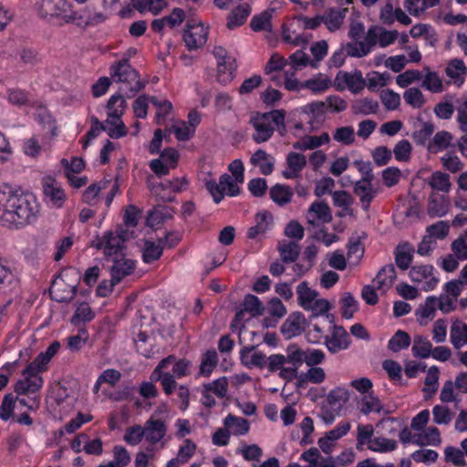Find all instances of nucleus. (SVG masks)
Segmentation results:
<instances>
[{
	"instance_id": "obj_1",
	"label": "nucleus",
	"mask_w": 467,
	"mask_h": 467,
	"mask_svg": "<svg viewBox=\"0 0 467 467\" xmlns=\"http://www.w3.org/2000/svg\"><path fill=\"white\" fill-rule=\"evenodd\" d=\"M39 213L34 195L19 193L9 186L0 188V224L19 227L36 221Z\"/></svg>"
},
{
	"instance_id": "obj_2",
	"label": "nucleus",
	"mask_w": 467,
	"mask_h": 467,
	"mask_svg": "<svg viewBox=\"0 0 467 467\" xmlns=\"http://www.w3.org/2000/svg\"><path fill=\"white\" fill-rule=\"evenodd\" d=\"M305 350L296 344L286 347L284 354H273L268 357V370L272 373L278 371V376L292 381L298 376V368L303 365Z\"/></svg>"
},
{
	"instance_id": "obj_3",
	"label": "nucleus",
	"mask_w": 467,
	"mask_h": 467,
	"mask_svg": "<svg viewBox=\"0 0 467 467\" xmlns=\"http://www.w3.org/2000/svg\"><path fill=\"white\" fill-rule=\"evenodd\" d=\"M285 111L284 109H275L265 113H256L252 116L249 123L254 130L252 135L253 140L260 144L270 140L275 129H277L281 135L286 131L285 125Z\"/></svg>"
},
{
	"instance_id": "obj_4",
	"label": "nucleus",
	"mask_w": 467,
	"mask_h": 467,
	"mask_svg": "<svg viewBox=\"0 0 467 467\" xmlns=\"http://www.w3.org/2000/svg\"><path fill=\"white\" fill-rule=\"evenodd\" d=\"M110 77L114 82L120 84L119 91L127 98H132L144 88L138 71L128 63V58H122L111 65Z\"/></svg>"
},
{
	"instance_id": "obj_5",
	"label": "nucleus",
	"mask_w": 467,
	"mask_h": 467,
	"mask_svg": "<svg viewBox=\"0 0 467 467\" xmlns=\"http://www.w3.org/2000/svg\"><path fill=\"white\" fill-rule=\"evenodd\" d=\"M47 370L36 361L29 363L23 369L22 375L24 379L17 380L14 387V390L17 395H27L38 392L44 384L41 374Z\"/></svg>"
},
{
	"instance_id": "obj_6",
	"label": "nucleus",
	"mask_w": 467,
	"mask_h": 467,
	"mask_svg": "<svg viewBox=\"0 0 467 467\" xmlns=\"http://www.w3.org/2000/svg\"><path fill=\"white\" fill-rule=\"evenodd\" d=\"M128 236L129 233L125 230L109 231L104 234L102 238L93 241L92 246L97 249H103L106 256H117L121 254V250Z\"/></svg>"
},
{
	"instance_id": "obj_7",
	"label": "nucleus",
	"mask_w": 467,
	"mask_h": 467,
	"mask_svg": "<svg viewBox=\"0 0 467 467\" xmlns=\"http://www.w3.org/2000/svg\"><path fill=\"white\" fill-rule=\"evenodd\" d=\"M205 187L210 194L213 196V201L219 203L223 199V192L229 196H236L240 193V188L228 173L223 174L219 179V183L214 180H207Z\"/></svg>"
},
{
	"instance_id": "obj_8",
	"label": "nucleus",
	"mask_w": 467,
	"mask_h": 467,
	"mask_svg": "<svg viewBox=\"0 0 467 467\" xmlns=\"http://www.w3.org/2000/svg\"><path fill=\"white\" fill-rule=\"evenodd\" d=\"M36 8L42 18L51 20L59 17L65 23L70 13V4L67 0H39Z\"/></svg>"
},
{
	"instance_id": "obj_9",
	"label": "nucleus",
	"mask_w": 467,
	"mask_h": 467,
	"mask_svg": "<svg viewBox=\"0 0 467 467\" xmlns=\"http://www.w3.org/2000/svg\"><path fill=\"white\" fill-rule=\"evenodd\" d=\"M144 438L150 445L160 444L161 448L165 445L164 437L167 433V425L161 419L150 416L143 425Z\"/></svg>"
},
{
	"instance_id": "obj_10",
	"label": "nucleus",
	"mask_w": 467,
	"mask_h": 467,
	"mask_svg": "<svg viewBox=\"0 0 467 467\" xmlns=\"http://www.w3.org/2000/svg\"><path fill=\"white\" fill-rule=\"evenodd\" d=\"M45 202L53 208H61L66 201V193L61 184L52 177H46L42 181Z\"/></svg>"
},
{
	"instance_id": "obj_11",
	"label": "nucleus",
	"mask_w": 467,
	"mask_h": 467,
	"mask_svg": "<svg viewBox=\"0 0 467 467\" xmlns=\"http://www.w3.org/2000/svg\"><path fill=\"white\" fill-rule=\"evenodd\" d=\"M334 84L338 90L348 88L350 91L358 93L364 88L365 80L360 71L353 73L339 71L335 78Z\"/></svg>"
},
{
	"instance_id": "obj_12",
	"label": "nucleus",
	"mask_w": 467,
	"mask_h": 467,
	"mask_svg": "<svg viewBox=\"0 0 467 467\" xmlns=\"http://www.w3.org/2000/svg\"><path fill=\"white\" fill-rule=\"evenodd\" d=\"M66 23H78V25L95 26L105 20V16L100 12H96L90 5L86 6L79 11H70L66 16Z\"/></svg>"
},
{
	"instance_id": "obj_13",
	"label": "nucleus",
	"mask_w": 467,
	"mask_h": 467,
	"mask_svg": "<svg viewBox=\"0 0 467 467\" xmlns=\"http://www.w3.org/2000/svg\"><path fill=\"white\" fill-rule=\"evenodd\" d=\"M208 29L202 24L188 25L183 40L189 50L203 47L207 41Z\"/></svg>"
},
{
	"instance_id": "obj_14",
	"label": "nucleus",
	"mask_w": 467,
	"mask_h": 467,
	"mask_svg": "<svg viewBox=\"0 0 467 467\" xmlns=\"http://www.w3.org/2000/svg\"><path fill=\"white\" fill-rule=\"evenodd\" d=\"M172 361H174L173 356H169L163 358L155 368L151 375L152 378L161 381L163 390L167 395H171L174 391L177 383L171 373L162 372V369L166 368Z\"/></svg>"
},
{
	"instance_id": "obj_15",
	"label": "nucleus",
	"mask_w": 467,
	"mask_h": 467,
	"mask_svg": "<svg viewBox=\"0 0 467 467\" xmlns=\"http://www.w3.org/2000/svg\"><path fill=\"white\" fill-rule=\"evenodd\" d=\"M433 267L430 265H415L410 270V276L413 282H424L425 291L432 290L438 284L439 279L433 274Z\"/></svg>"
},
{
	"instance_id": "obj_16",
	"label": "nucleus",
	"mask_w": 467,
	"mask_h": 467,
	"mask_svg": "<svg viewBox=\"0 0 467 467\" xmlns=\"http://www.w3.org/2000/svg\"><path fill=\"white\" fill-rule=\"evenodd\" d=\"M332 219L331 209L325 202H314L306 213L307 223L312 225H316L317 223H327Z\"/></svg>"
},
{
	"instance_id": "obj_17",
	"label": "nucleus",
	"mask_w": 467,
	"mask_h": 467,
	"mask_svg": "<svg viewBox=\"0 0 467 467\" xmlns=\"http://www.w3.org/2000/svg\"><path fill=\"white\" fill-rule=\"evenodd\" d=\"M265 312V306L260 299L254 296L248 294L244 296L242 308L235 314V319L242 321L245 318V314L248 313L250 317L262 316Z\"/></svg>"
},
{
	"instance_id": "obj_18",
	"label": "nucleus",
	"mask_w": 467,
	"mask_h": 467,
	"mask_svg": "<svg viewBox=\"0 0 467 467\" xmlns=\"http://www.w3.org/2000/svg\"><path fill=\"white\" fill-rule=\"evenodd\" d=\"M240 360L248 368L268 367V358L264 353L255 351L254 346L244 347L241 349Z\"/></svg>"
},
{
	"instance_id": "obj_19",
	"label": "nucleus",
	"mask_w": 467,
	"mask_h": 467,
	"mask_svg": "<svg viewBox=\"0 0 467 467\" xmlns=\"http://www.w3.org/2000/svg\"><path fill=\"white\" fill-rule=\"evenodd\" d=\"M306 318L300 312H294L289 315L281 327V333L289 339L303 333Z\"/></svg>"
},
{
	"instance_id": "obj_20",
	"label": "nucleus",
	"mask_w": 467,
	"mask_h": 467,
	"mask_svg": "<svg viewBox=\"0 0 467 467\" xmlns=\"http://www.w3.org/2000/svg\"><path fill=\"white\" fill-rule=\"evenodd\" d=\"M306 166V156L297 152H289L286 156V169L282 171L285 179H297Z\"/></svg>"
},
{
	"instance_id": "obj_21",
	"label": "nucleus",
	"mask_w": 467,
	"mask_h": 467,
	"mask_svg": "<svg viewBox=\"0 0 467 467\" xmlns=\"http://www.w3.org/2000/svg\"><path fill=\"white\" fill-rule=\"evenodd\" d=\"M325 343L331 353H337L348 348L349 336L342 327L335 326L331 335L327 337Z\"/></svg>"
},
{
	"instance_id": "obj_22",
	"label": "nucleus",
	"mask_w": 467,
	"mask_h": 467,
	"mask_svg": "<svg viewBox=\"0 0 467 467\" xmlns=\"http://www.w3.org/2000/svg\"><path fill=\"white\" fill-rule=\"evenodd\" d=\"M113 263L111 266L113 283H119L125 276L130 275L135 268L134 261L124 257L122 254L115 256Z\"/></svg>"
},
{
	"instance_id": "obj_23",
	"label": "nucleus",
	"mask_w": 467,
	"mask_h": 467,
	"mask_svg": "<svg viewBox=\"0 0 467 467\" xmlns=\"http://www.w3.org/2000/svg\"><path fill=\"white\" fill-rule=\"evenodd\" d=\"M353 190L354 193L358 196L362 208L368 211L377 194V191L372 186V181L359 180L355 183Z\"/></svg>"
},
{
	"instance_id": "obj_24",
	"label": "nucleus",
	"mask_w": 467,
	"mask_h": 467,
	"mask_svg": "<svg viewBox=\"0 0 467 467\" xmlns=\"http://www.w3.org/2000/svg\"><path fill=\"white\" fill-rule=\"evenodd\" d=\"M185 18V13L181 8H174L170 16L151 22V28L154 32L161 33L164 27L173 28L181 25Z\"/></svg>"
},
{
	"instance_id": "obj_25",
	"label": "nucleus",
	"mask_w": 467,
	"mask_h": 467,
	"mask_svg": "<svg viewBox=\"0 0 467 467\" xmlns=\"http://www.w3.org/2000/svg\"><path fill=\"white\" fill-rule=\"evenodd\" d=\"M445 73L453 84L457 87H461L465 80L467 67L462 59L453 58L449 61L445 68Z\"/></svg>"
},
{
	"instance_id": "obj_26",
	"label": "nucleus",
	"mask_w": 467,
	"mask_h": 467,
	"mask_svg": "<svg viewBox=\"0 0 467 467\" xmlns=\"http://www.w3.org/2000/svg\"><path fill=\"white\" fill-rule=\"evenodd\" d=\"M65 285H66L64 284L62 277H57L53 282L50 287V293L53 299L57 302H69L75 297L77 294V285H69L67 289H62Z\"/></svg>"
},
{
	"instance_id": "obj_27",
	"label": "nucleus",
	"mask_w": 467,
	"mask_h": 467,
	"mask_svg": "<svg viewBox=\"0 0 467 467\" xmlns=\"http://www.w3.org/2000/svg\"><path fill=\"white\" fill-rule=\"evenodd\" d=\"M348 8H330L322 16L323 23L330 32L338 30L344 23Z\"/></svg>"
},
{
	"instance_id": "obj_28",
	"label": "nucleus",
	"mask_w": 467,
	"mask_h": 467,
	"mask_svg": "<svg viewBox=\"0 0 467 467\" xmlns=\"http://www.w3.org/2000/svg\"><path fill=\"white\" fill-rule=\"evenodd\" d=\"M450 201L444 196L435 192L431 193L428 199L427 211L431 216L442 217L449 212Z\"/></svg>"
},
{
	"instance_id": "obj_29",
	"label": "nucleus",
	"mask_w": 467,
	"mask_h": 467,
	"mask_svg": "<svg viewBox=\"0 0 467 467\" xmlns=\"http://www.w3.org/2000/svg\"><path fill=\"white\" fill-rule=\"evenodd\" d=\"M396 279V270L393 265H387L383 266L378 275H376L375 279L373 280L375 284V287L378 290H381L383 292H386L388 289H389L394 280Z\"/></svg>"
},
{
	"instance_id": "obj_30",
	"label": "nucleus",
	"mask_w": 467,
	"mask_h": 467,
	"mask_svg": "<svg viewBox=\"0 0 467 467\" xmlns=\"http://www.w3.org/2000/svg\"><path fill=\"white\" fill-rule=\"evenodd\" d=\"M251 164L257 166L264 175H269L274 171L275 159L262 149L257 150L250 159Z\"/></svg>"
},
{
	"instance_id": "obj_31",
	"label": "nucleus",
	"mask_w": 467,
	"mask_h": 467,
	"mask_svg": "<svg viewBox=\"0 0 467 467\" xmlns=\"http://www.w3.org/2000/svg\"><path fill=\"white\" fill-rule=\"evenodd\" d=\"M251 14V7L248 4L244 3L233 9L227 17L226 26L234 29L244 24L247 17Z\"/></svg>"
},
{
	"instance_id": "obj_32",
	"label": "nucleus",
	"mask_w": 467,
	"mask_h": 467,
	"mask_svg": "<svg viewBox=\"0 0 467 467\" xmlns=\"http://www.w3.org/2000/svg\"><path fill=\"white\" fill-rule=\"evenodd\" d=\"M450 337L456 349L467 345V324L456 319L451 327Z\"/></svg>"
},
{
	"instance_id": "obj_33",
	"label": "nucleus",
	"mask_w": 467,
	"mask_h": 467,
	"mask_svg": "<svg viewBox=\"0 0 467 467\" xmlns=\"http://www.w3.org/2000/svg\"><path fill=\"white\" fill-rule=\"evenodd\" d=\"M454 104V96L446 94L442 99L434 106L433 112L438 119H450L455 111Z\"/></svg>"
},
{
	"instance_id": "obj_34",
	"label": "nucleus",
	"mask_w": 467,
	"mask_h": 467,
	"mask_svg": "<svg viewBox=\"0 0 467 467\" xmlns=\"http://www.w3.org/2000/svg\"><path fill=\"white\" fill-rule=\"evenodd\" d=\"M414 248L409 243L399 244L395 249V262L399 268L407 270L412 262Z\"/></svg>"
},
{
	"instance_id": "obj_35",
	"label": "nucleus",
	"mask_w": 467,
	"mask_h": 467,
	"mask_svg": "<svg viewBox=\"0 0 467 467\" xmlns=\"http://www.w3.org/2000/svg\"><path fill=\"white\" fill-rule=\"evenodd\" d=\"M438 298L436 296H428L424 305L420 306L416 310V316L421 326L427 325L428 319H432L437 309Z\"/></svg>"
},
{
	"instance_id": "obj_36",
	"label": "nucleus",
	"mask_w": 467,
	"mask_h": 467,
	"mask_svg": "<svg viewBox=\"0 0 467 467\" xmlns=\"http://www.w3.org/2000/svg\"><path fill=\"white\" fill-rule=\"evenodd\" d=\"M123 93L113 95L109 98L107 109L108 119H119L123 115L127 107Z\"/></svg>"
},
{
	"instance_id": "obj_37",
	"label": "nucleus",
	"mask_w": 467,
	"mask_h": 467,
	"mask_svg": "<svg viewBox=\"0 0 467 467\" xmlns=\"http://www.w3.org/2000/svg\"><path fill=\"white\" fill-rule=\"evenodd\" d=\"M452 139L453 137L449 131H438L432 140L430 141L428 150L433 153L447 150L451 146Z\"/></svg>"
},
{
	"instance_id": "obj_38",
	"label": "nucleus",
	"mask_w": 467,
	"mask_h": 467,
	"mask_svg": "<svg viewBox=\"0 0 467 467\" xmlns=\"http://www.w3.org/2000/svg\"><path fill=\"white\" fill-rule=\"evenodd\" d=\"M411 351L415 358H428L432 352V344L426 337L417 335L413 338Z\"/></svg>"
},
{
	"instance_id": "obj_39",
	"label": "nucleus",
	"mask_w": 467,
	"mask_h": 467,
	"mask_svg": "<svg viewBox=\"0 0 467 467\" xmlns=\"http://www.w3.org/2000/svg\"><path fill=\"white\" fill-rule=\"evenodd\" d=\"M358 406L360 412L364 415H368L371 412L379 413L382 410V404L379 399L374 395L372 391L362 396Z\"/></svg>"
},
{
	"instance_id": "obj_40",
	"label": "nucleus",
	"mask_w": 467,
	"mask_h": 467,
	"mask_svg": "<svg viewBox=\"0 0 467 467\" xmlns=\"http://www.w3.org/2000/svg\"><path fill=\"white\" fill-rule=\"evenodd\" d=\"M281 259L284 263L295 262L300 254V245L296 242L280 243L277 246Z\"/></svg>"
},
{
	"instance_id": "obj_41",
	"label": "nucleus",
	"mask_w": 467,
	"mask_h": 467,
	"mask_svg": "<svg viewBox=\"0 0 467 467\" xmlns=\"http://www.w3.org/2000/svg\"><path fill=\"white\" fill-rule=\"evenodd\" d=\"M349 398L350 393L347 388L336 387L328 392L327 401L331 407H337V410H340L342 405L348 402Z\"/></svg>"
},
{
	"instance_id": "obj_42",
	"label": "nucleus",
	"mask_w": 467,
	"mask_h": 467,
	"mask_svg": "<svg viewBox=\"0 0 467 467\" xmlns=\"http://www.w3.org/2000/svg\"><path fill=\"white\" fill-rule=\"evenodd\" d=\"M269 195L275 203L283 206L291 202L293 191L289 186L275 184L270 189Z\"/></svg>"
},
{
	"instance_id": "obj_43",
	"label": "nucleus",
	"mask_w": 467,
	"mask_h": 467,
	"mask_svg": "<svg viewBox=\"0 0 467 467\" xmlns=\"http://www.w3.org/2000/svg\"><path fill=\"white\" fill-rule=\"evenodd\" d=\"M224 426L232 430L234 435H244L249 431V422L247 420L229 414L224 419Z\"/></svg>"
},
{
	"instance_id": "obj_44",
	"label": "nucleus",
	"mask_w": 467,
	"mask_h": 467,
	"mask_svg": "<svg viewBox=\"0 0 467 467\" xmlns=\"http://www.w3.org/2000/svg\"><path fill=\"white\" fill-rule=\"evenodd\" d=\"M172 208L163 205H158L154 207V209L151 212H150L147 221L150 225L153 226L160 224L168 219L172 218Z\"/></svg>"
},
{
	"instance_id": "obj_45",
	"label": "nucleus",
	"mask_w": 467,
	"mask_h": 467,
	"mask_svg": "<svg viewBox=\"0 0 467 467\" xmlns=\"http://www.w3.org/2000/svg\"><path fill=\"white\" fill-rule=\"evenodd\" d=\"M296 294L298 296V304L306 309L311 302L317 297V292L311 289L308 283L304 281L296 286Z\"/></svg>"
},
{
	"instance_id": "obj_46",
	"label": "nucleus",
	"mask_w": 467,
	"mask_h": 467,
	"mask_svg": "<svg viewBox=\"0 0 467 467\" xmlns=\"http://www.w3.org/2000/svg\"><path fill=\"white\" fill-rule=\"evenodd\" d=\"M430 186L442 192H449L451 187L450 175L442 171H434L430 178Z\"/></svg>"
},
{
	"instance_id": "obj_47",
	"label": "nucleus",
	"mask_w": 467,
	"mask_h": 467,
	"mask_svg": "<svg viewBox=\"0 0 467 467\" xmlns=\"http://www.w3.org/2000/svg\"><path fill=\"white\" fill-rule=\"evenodd\" d=\"M411 338L410 335L402 330H398L389 340L388 348L393 352H399L410 347Z\"/></svg>"
},
{
	"instance_id": "obj_48",
	"label": "nucleus",
	"mask_w": 467,
	"mask_h": 467,
	"mask_svg": "<svg viewBox=\"0 0 467 467\" xmlns=\"http://www.w3.org/2000/svg\"><path fill=\"white\" fill-rule=\"evenodd\" d=\"M150 103L156 108V122L158 125H162L166 117L169 115L172 109L171 103L164 99L157 97H150Z\"/></svg>"
},
{
	"instance_id": "obj_49",
	"label": "nucleus",
	"mask_w": 467,
	"mask_h": 467,
	"mask_svg": "<svg viewBox=\"0 0 467 467\" xmlns=\"http://www.w3.org/2000/svg\"><path fill=\"white\" fill-rule=\"evenodd\" d=\"M421 87L432 93H441L444 86L437 72L428 70L421 83Z\"/></svg>"
},
{
	"instance_id": "obj_50",
	"label": "nucleus",
	"mask_w": 467,
	"mask_h": 467,
	"mask_svg": "<svg viewBox=\"0 0 467 467\" xmlns=\"http://www.w3.org/2000/svg\"><path fill=\"white\" fill-rule=\"evenodd\" d=\"M374 434L373 426L370 424H359L358 426V433H357V449L358 451L363 450L364 445L369 447V443L373 441L372 438Z\"/></svg>"
},
{
	"instance_id": "obj_51",
	"label": "nucleus",
	"mask_w": 467,
	"mask_h": 467,
	"mask_svg": "<svg viewBox=\"0 0 467 467\" xmlns=\"http://www.w3.org/2000/svg\"><path fill=\"white\" fill-rule=\"evenodd\" d=\"M218 363V356L215 350L206 351L202 358L200 365V374L202 376H210L213 368Z\"/></svg>"
},
{
	"instance_id": "obj_52",
	"label": "nucleus",
	"mask_w": 467,
	"mask_h": 467,
	"mask_svg": "<svg viewBox=\"0 0 467 467\" xmlns=\"http://www.w3.org/2000/svg\"><path fill=\"white\" fill-rule=\"evenodd\" d=\"M185 184L186 181L184 178H174L151 187V191L157 195H161V191L166 190L170 191V192H178L183 189Z\"/></svg>"
},
{
	"instance_id": "obj_53",
	"label": "nucleus",
	"mask_w": 467,
	"mask_h": 467,
	"mask_svg": "<svg viewBox=\"0 0 467 467\" xmlns=\"http://www.w3.org/2000/svg\"><path fill=\"white\" fill-rule=\"evenodd\" d=\"M333 203L337 207L342 208L346 213L351 214L350 206L354 202L353 197L347 191H336L332 192Z\"/></svg>"
},
{
	"instance_id": "obj_54",
	"label": "nucleus",
	"mask_w": 467,
	"mask_h": 467,
	"mask_svg": "<svg viewBox=\"0 0 467 467\" xmlns=\"http://www.w3.org/2000/svg\"><path fill=\"white\" fill-rule=\"evenodd\" d=\"M405 102L414 109H420L426 102L423 93L418 88H410L403 94Z\"/></svg>"
},
{
	"instance_id": "obj_55",
	"label": "nucleus",
	"mask_w": 467,
	"mask_h": 467,
	"mask_svg": "<svg viewBox=\"0 0 467 467\" xmlns=\"http://www.w3.org/2000/svg\"><path fill=\"white\" fill-rule=\"evenodd\" d=\"M344 51L349 57H363L369 54L371 49L364 41L355 40V42L347 43L344 46Z\"/></svg>"
},
{
	"instance_id": "obj_56",
	"label": "nucleus",
	"mask_w": 467,
	"mask_h": 467,
	"mask_svg": "<svg viewBox=\"0 0 467 467\" xmlns=\"http://www.w3.org/2000/svg\"><path fill=\"white\" fill-rule=\"evenodd\" d=\"M396 447L397 441L395 440L377 437L370 441L368 450L378 452H389L394 451Z\"/></svg>"
},
{
	"instance_id": "obj_57",
	"label": "nucleus",
	"mask_w": 467,
	"mask_h": 467,
	"mask_svg": "<svg viewBox=\"0 0 467 467\" xmlns=\"http://www.w3.org/2000/svg\"><path fill=\"white\" fill-rule=\"evenodd\" d=\"M163 248L151 241H145L142 253L143 261L147 264L158 260L162 254Z\"/></svg>"
},
{
	"instance_id": "obj_58",
	"label": "nucleus",
	"mask_w": 467,
	"mask_h": 467,
	"mask_svg": "<svg viewBox=\"0 0 467 467\" xmlns=\"http://www.w3.org/2000/svg\"><path fill=\"white\" fill-rule=\"evenodd\" d=\"M95 317L91 307L87 303H81L78 306L74 316L71 318V323L78 325L81 322H89Z\"/></svg>"
},
{
	"instance_id": "obj_59",
	"label": "nucleus",
	"mask_w": 467,
	"mask_h": 467,
	"mask_svg": "<svg viewBox=\"0 0 467 467\" xmlns=\"http://www.w3.org/2000/svg\"><path fill=\"white\" fill-rule=\"evenodd\" d=\"M205 391L213 393L218 398H224L228 390V380L225 377L217 379L210 383L204 384Z\"/></svg>"
},
{
	"instance_id": "obj_60",
	"label": "nucleus",
	"mask_w": 467,
	"mask_h": 467,
	"mask_svg": "<svg viewBox=\"0 0 467 467\" xmlns=\"http://www.w3.org/2000/svg\"><path fill=\"white\" fill-rule=\"evenodd\" d=\"M330 86V80L327 78L317 77L301 83V88H308L317 94L326 91Z\"/></svg>"
},
{
	"instance_id": "obj_61",
	"label": "nucleus",
	"mask_w": 467,
	"mask_h": 467,
	"mask_svg": "<svg viewBox=\"0 0 467 467\" xmlns=\"http://www.w3.org/2000/svg\"><path fill=\"white\" fill-rule=\"evenodd\" d=\"M441 435L438 428L430 426L427 430L419 435L418 442L421 445L437 446L441 443Z\"/></svg>"
},
{
	"instance_id": "obj_62",
	"label": "nucleus",
	"mask_w": 467,
	"mask_h": 467,
	"mask_svg": "<svg viewBox=\"0 0 467 467\" xmlns=\"http://www.w3.org/2000/svg\"><path fill=\"white\" fill-rule=\"evenodd\" d=\"M333 139L344 145H350L355 141V131L353 127L345 126L335 130Z\"/></svg>"
},
{
	"instance_id": "obj_63",
	"label": "nucleus",
	"mask_w": 467,
	"mask_h": 467,
	"mask_svg": "<svg viewBox=\"0 0 467 467\" xmlns=\"http://www.w3.org/2000/svg\"><path fill=\"white\" fill-rule=\"evenodd\" d=\"M455 109L460 129L467 132V96L455 99Z\"/></svg>"
},
{
	"instance_id": "obj_64",
	"label": "nucleus",
	"mask_w": 467,
	"mask_h": 467,
	"mask_svg": "<svg viewBox=\"0 0 467 467\" xmlns=\"http://www.w3.org/2000/svg\"><path fill=\"white\" fill-rule=\"evenodd\" d=\"M106 126L107 129L105 131H107L109 136L111 138L119 139L124 137L127 134V128L120 119H108L106 120Z\"/></svg>"
}]
</instances>
